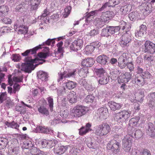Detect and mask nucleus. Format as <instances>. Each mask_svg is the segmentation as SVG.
<instances>
[{
	"label": "nucleus",
	"instance_id": "4",
	"mask_svg": "<svg viewBox=\"0 0 155 155\" xmlns=\"http://www.w3.org/2000/svg\"><path fill=\"white\" fill-rule=\"evenodd\" d=\"M88 111L87 107L82 105H77L71 112V115L74 117H79L84 115Z\"/></svg>",
	"mask_w": 155,
	"mask_h": 155
},
{
	"label": "nucleus",
	"instance_id": "18",
	"mask_svg": "<svg viewBox=\"0 0 155 155\" xmlns=\"http://www.w3.org/2000/svg\"><path fill=\"white\" fill-rule=\"evenodd\" d=\"M97 114L100 119H106L108 114V109L106 107H101L98 109Z\"/></svg>",
	"mask_w": 155,
	"mask_h": 155
},
{
	"label": "nucleus",
	"instance_id": "37",
	"mask_svg": "<svg viewBox=\"0 0 155 155\" xmlns=\"http://www.w3.org/2000/svg\"><path fill=\"white\" fill-rule=\"evenodd\" d=\"M38 110L43 116H47L49 114L48 109L44 106H41L38 107Z\"/></svg>",
	"mask_w": 155,
	"mask_h": 155
},
{
	"label": "nucleus",
	"instance_id": "62",
	"mask_svg": "<svg viewBox=\"0 0 155 155\" xmlns=\"http://www.w3.org/2000/svg\"><path fill=\"white\" fill-rule=\"evenodd\" d=\"M99 34V30L97 29H94L91 30L89 33V35L91 37H94Z\"/></svg>",
	"mask_w": 155,
	"mask_h": 155
},
{
	"label": "nucleus",
	"instance_id": "26",
	"mask_svg": "<svg viewBox=\"0 0 155 155\" xmlns=\"http://www.w3.org/2000/svg\"><path fill=\"white\" fill-rule=\"evenodd\" d=\"M113 14L114 13L113 12L110 11L104 12L102 13L101 18H102V19L106 22L107 21L111 19L113 17Z\"/></svg>",
	"mask_w": 155,
	"mask_h": 155
},
{
	"label": "nucleus",
	"instance_id": "24",
	"mask_svg": "<svg viewBox=\"0 0 155 155\" xmlns=\"http://www.w3.org/2000/svg\"><path fill=\"white\" fill-rule=\"evenodd\" d=\"M147 134L151 137L155 135V128L153 124L151 122L148 124V127L146 131Z\"/></svg>",
	"mask_w": 155,
	"mask_h": 155
},
{
	"label": "nucleus",
	"instance_id": "29",
	"mask_svg": "<svg viewBox=\"0 0 155 155\" xmlns=\"http://www.w3.org/2000/svg\"><path fill=\"white\" fill-rule=\"evenodd\" d=\"M94 61L92 58L84 59L81 63V64L84 67L87 68L90 67L94 64Z\"/></svg>",
	"mask_w": 155,
	"mask_h": 155
},
{
	"label": "nucleus",
	"instance_id": "6",
	"mask_svg": "<svg viewBox=\"0 0 155 155\" xmlns=\"http://www.w3.org/2000/svg\"><path fill=\"white\" fill-rule=\"evenodd\" d=\"M130 116V111L123 110L114 114V118L116 121L118 122H122L127 120Z\"/></svg>",
	"mask_w": 155,
	"mask_h": 155
},
{
	"label": "nucleus",
	"instance_id": "8",
	"mask_svg": "<svg viewBox=\"0 0 155 155\" xmlns=\"http://www.w3.org/2000/svg\"><path fill=\"white\" fill-rule=\"evenodd\" d=\"M77 73V72L76 69L73 70L70 72L67 71L60 72L58 73V78L57 79V81L59 82L66 78L74 77Z\"/></svg>",
	"mask_w": 155,
	"mask_h": 155
},
{
	"label": "nucleus",
	"instance_id": "13",
	"mask_svg": "<svg viewBox=\"0 0 155 155\" xmlns=\"http://www.w3.org/2000/svg\"><path fill=\"white\" fill-rule=\"evenodd\" d=\"M114 27H118V29L117 30V32L120 29L125 32V33L130 32V30L131 28L130 25L129 23L123 21L120 22L119 25L118 26H114Z\"/></svg>",
	"mask_w": 155,
	"mask_h": 155
},
{
	"label": "nucleus",
	"instance_id": "44",
	"mask_svg": "<svg viewBox=\"0 0 155 155\" xmlns=\"http://www.w3.org/2000/svg\"><path fill=\"white\" fill-rule=\"evenodd\" d=\"M5 124L8 127H11L17 129H18V128L19 126V125L17 123L15 122L14 121H13L11 122H8V121H6Z\"/></svg>",
	"mask_w": 155,
	"mask_h": 155
},
{
	"label": "nucleus",
	"instance_id": "61",
	"mask_svg": "<svg viewBox=\"0 0 155 155\" xmlns=\"http://www.w3.org/2000/svg\"><path fill=\"white\" fill-rule=\"evenodd\" d=\"M21 58V56L19 54H13L11 57L12 60L15 62L19 61Z\"/></svg>",
	"mask_w": 155,
	"mask_h": 155
},
{
	"label": "nucleus",
	"instance_id": "31",
	"mask_svg": "<svg viewBox=\"0 0 155 155\" xmlns=\"http://www.w3.org/2000/svg\"><path fill=\"white\" fill-rule=\"evenodd\" d=\"M98 81L100 84L101 85L105 84L108 83L109 78L107 74L98 78Z\"/></svg>",
	"mask_w": 155,
	"mask_h": 155
},
{
	"label": "nucleus",
	"instance_id": "45",
	"mask_svg": "<svg viewBox=\"0 0 155 155\" xmlns=\"http://www.w3.org/2000/svg\"><path fill=\"white\" fill-rule=\"evenodd\" d=\"M77 85V83L71 81H68L66 83V86L69 89H72L75 88Z\"/></svg>",
	"mask_w": 155,
	"mask_h": 155
},
{
	"label": "nucleus",
	"instance_id": "10",
	"mask_svg": "<svg viewBox=\"0 0 155 155\" xmlns=\"http://www.w3.org/2000/svg\"><path fill=\"white\" fill-rule=\"evenodd\" d=\"M83 44L82 39L78 38L71 44L70 46V49L73 51H77L78 50L81 49Z\"/></svg>",
	"mask_w": 155,
	"mask_h": 155
},
{
	"label": "nucleus",
	"instance_id": "50",
	"mask_svg": "<svg viewBox=\"0 0 155 155\" xmlns=\"http://www.w3.org/2000/svg\"><path fill=\"white\" fill-rule=\"evenodd\" d=\"M56 38H54L51 39L50 38L48 39L47 41L43 42L42 44L40 45V46L41 47H42L45 45H50L51 43L53 45L54 44L55 42L54 40Z\"/></svg>",
	"mask_w": 155,
	"mask_h": 155
},
{
	"label": "nucleus",
	"instance_id": "54",
	"mask_svg": "<svg viewBox=\"0 0 155 155\" xmlns=\"http://www.w3.org/2000/svg\"><path fill=\"white\" fill-rule=\"evenodd\" d=\"M50 110H52L53 107V99L52 97H49L47 98Z\"/></svg>",
	"mask_w": 155,
	"mask_h": 155
},
{
	"label": "nucleus",
	"instance_id": "38",
	"mask_svg": "<svg viewBox=\"0 0 155 155\" xmlns=\"http://www.w3.org/2000/svg\"><path fill=\"white\" fill-rule=\"evenodd\" d=\"M94 72L98 78L104 75L105 74H107L105 72V71L103 68H95L94 70Z\"/></svg>",
	"mask_w": 155,
	"mask_h": 155
},
{
	"label": "nucleus",
	"instance_id": "59",
	"mask_svg": "<svg viewBox=\"0 0 155 155\" xmlns=\"http://www.w3.org/2000/svg\"><path fill=\"white\" fill-rule=\"evenodd\" d=\"M143 59L144 61L147 62H151L153 60L152 57L150 55L148 54H144Z\"/></svg>",
	"mask_w": 155,
	"mask_h": 155
},
{
	"label": "nucleus",
	"instance_id": "22",
	"mask_svg": "<svg viewBox=\"0 0 155 155\" xmlns=\"http://www.w3.org/2000/svg\"><path fill=\"white\" fill-rule=\"evenodd\" d=\"M141 13H139L137 12H133L128 15V17L131 21H134L136 19H144V17H142Z\"/></svg>",
	"mask_w": 155,
	"mask_h": 155
},
{
	"label": "nucleus",
	"instance_id": "49",
	"mask_svg": "<svg viewBox=\"0 0 155 155\" xmlns=\"http://www.w3.org/2000/svg\"><path fill=\"white\" fill-rule=\"evenodd\" d=\"M47 143L48 147L49 148L54 146L55 148L57 147L58 143V141L54 139L47 141Z\"/></svg>",
	"mask_w": 155,
	"mask_h": 155
},
{
	"label": "nucleus",
	"instance_id": "64",
	"mask_svg": "<svg viewBox=\"0 0 155 155\" xmlns=\"http://www.w3.org/2000/svg\"><path fill=\"white\" fill-rule=\"evenodd\" d=\"M94 98V96L91 95H87L85 99V101L87 102H92Z\"/></svg>",
	"mask_w": 155,
	"mask_h": 155
},
{
	"label": "nucleus",
	"instance_id": "25",
	"mask_svg": "<svg viewBox=\"0 0 155 155\" xmlns=\"http://www.w3.org/2000/svg\"><path fill=\"white\" fill-rule=\"evenodd\" d=\"M108 104L111 110L113 111L120 110L123 106L122 104L117 103L113 101H110Z\"/></svg>",
	"mask_w": 155,
	"mask_h": 155
},
{
	"label": "nucleus",
	"instance_id": "15",
	"mask_svg": "<svg viewBox=\"0 0 155 155\" xmlns=\"http://www.w3.org/2000/svg\"><path fill=\"white\" fill-rule=\"evenodd\" d=\"M132 73L125 72V73H122L118 77V80H120L122 83H127L132 78Z\"/></svg>",
	"mask_w": 155,
	"mask_h": 155
},
{
	"label": "nucleus",
	"instance_id": "16",
	"mask_svg": "<svg viewBox=\"0 0 155 155\" xmlns=\"http://www.w3.org/2000/svg\"><path fill=\"white\" fill-rule=\"evenodd\" d=\"M68 146L61 145V143H58L57 147L54 148V152L58 154H61L64 153L68 149Z\"/></svg>",
	"mask_w": 155,
	"mask_h": 155
},
{
	"label": "nucleus",
	"instance_id": "19",
	"mask_svg": "<svg viewBox=\"0 0 155 155\" xmlns=\"http://www.w3.org/2000/svg\"><path fill=\"white\" fill-rule=\"evenodd\" d=\"M109 60V57L104 54L99 56L96 59L97 62L102 66L105 65Z\"/></svg>",
	"mask_w": 155,
	"mask_h": 155
},
{
	"label": "nucleus",
	"instance_id": "47",
	"mask_svg": "<svg viewBox=\"0 0 155 155\" xmlns=\"http://www.w3.org/2000/svg\"><path fill=\"white\" fill-rule=\"evenodd\" d=\"M140 119L139 117H136L131 119L129 121L130 124L132 125V126H136Z\"/></svg>",
	"mask_w": 155,
	"mask_h": 155
},
{
	"label": "nucleus",
	"instance_id": "43",
	"mask_svg": "<svg viewBox=\"0 0 155 155\" xmlns=\"http://www.w3.org/2000/svg\"><path fill=\"white\" fill-rule=\"evenodd\" d=\"M131 6L130 5H125L121 7L120 9L122 14L124 15H126L130 10Z\"/></svg>",
	"mask_w": 155,
	"mask_h": 155
},
{
	"label": "nucleus",
	"instance_id": "48",
	"mask_svg": "<svg viewBox=\"0 0 155 155\" xmlns=\"http://www.w3.org/2000/svg\"><path fill=\"white\" fill-rule=\"evenodd\" d=\"M26 0H22V3L17 5L15 8V10L22 12L25 9L24 8L25 3L24 2Z\"/></svg>",
	"mask_w": 155,
	"mask_h": 155
},
{
	"label": "nucleus",
	"instance_id": "33",
	"mask_svg": "<svg viewBox=\"0 0 155 155\" xmlns=\"http://www.w3.org/2000/svg\"><path fill=\"white\" fill-rule=\"evenodd\" d=\"M20 147H11L8 150V155H18L20 153Z\"/></svg>",
	"mask_w": 155,
	"mask_h": 155
},
{
	"label": "nucleus",
	"instance_id": "42",
	"mask_svg": "<svg viewBox=\"0 0 155 155\" xmlns=\"http://www.w3.org/2000/svg\"><path fill=\"white\" fill-rule=\"evenodd\" d=\"M16 29L18 31L19 33L21 34L27 33L28 31V28L24 25L17 26Z\"/></svg>",
	"mask_w": 155,
	"mask_h": 155
},
{
	"label": "nucleus",
	"instance_id": "21",
	"mask_svg": "<svg viewBox=\"0 0 155 155\" xmlns=\"http://www.w3.org/2000/svg\"><path fill=\"white\" fill-rule=\"evenodd\" d=\"M148 96L147 104L150 107H152L155 104V92L151 93Z\"/></svg>",
	"mask_w": 155,
	"mask_h": 155
},
{
	"label": "nucleus",
	"instance_id": "5",
	"mask_svg": "<svg viewBox=\"0 0 155 155\" xmlns=\"http://www.w3.org/2000/svg\"><path fill=\"white\" fill-rule=\"evenodd\" d=\"M132 138L130 135H127L122 140V146L124 150L126 152H129L130 155H134L132 152H130L132 145Z\"/></svg>",
	"mask_w": 155,
	"mask_h": 155
},
{
	"label": "nucleus",
	"instance_id": "53",
	"mask_svg": "<svg viewBox=\"0 0 155 155\" xmlns=\"http://www.w3.org/2000/svg\"><path fill=\"white\" fill-rule=\"evenodd\" d=\"M128 62H124V61L118 59V67L121 69L124 68L127 65Z\"/></svg>",
	"mask_w": 155,
	"mask_h": 155
},
{
	"label": "nucleus",
	"instance_id": "32",
	"mask_svg": "<svg viewBox=\"0 0 155 155\" xmlns=\"http://www.w3.org/2000/svg\"><path fill=\"white\" fill-rule=\"evenodd\" d=\"M9 9L8 7L5 5H2L0 6V17H5L8 14Z\"/></svg>",
	"mask_w": 155,
	"mask_h": 155
},
{
	"label": "nucleus",
	"instance_id": "56",
	"mask_svg": "<svg viewBox=\"0 0 155 155\" xmlns=\"http://www.w3.org/2000/svg\"><path fill=\"white\" fill-rule=\"evenodd\" d=\"M58 102L59 104L62 106H65L66 105L67 103V101H66V98L64 97H62L61 98V101H59V98H58Z\"/></svg>",
	"mask_w": 155,
	"mask_h": 155
},
{
	"label": "nucleus",
	"instance_id": "1",
	"mask_svg": "<svg viewBox=\"0 0 155 155\" xmlns=\"http://www.w3.org/2000/svg\"><path fill=\"white\" fill-rule=\"evenodd\" d=\"M37 58L32 59L30 57H26L25 59V62L22 64L21 66L22 69L26 72L30 73L31 71L35 68V67L39 64H42L45 62V60H42L39 61L38 64H36L35 66H34L33 64L37 62L36 61L38 60Z\"/></svg>",
	"mask_w": 155,
	"mask_h": 155
},
{
	"label": "nucleus",
	"instance_id": "57",
	"mask_svg": "<svg viewBox=\"0 0 155 155\" xmlns=\"http://www.w3.org/2000/svg\"><path fill=\"white\" fill-rule=\"evenodd\" d=\"M80 150L77 148H72L70 151V155H79Z\"/></svg>",
	"mask_w": 155,
	"mask_h": 155
},
{
	"label": "nucleus",
	"instance_id": "17",
	"mask_svg": "<svg viewBox=\"0 0 155 155\" xmlns=\"http://www.w3.org/2000/svg\"><path fill=\"white\" fill-rule=\"evenodd\" d=\"M36 132H40L45 134H53L54 131L51 128L47 127H42L41 126H38L36 128Z\"/></svg>",
	"mask_w": 155,
	"mask_h": 155
},
{
	"label": "nucleus",
	"instance_id": "55",
	"mask_svg": "<svg viewBox=\"0 0 155 155\" xmlns=\"http://www.w3.org/2000/svg\"><path fill=\"white\" fill-rule=\"evenodd\" d=\"M57 93L58 96L62 95L65 93V88L64 87H60L57 90Z\"/></svg>",
	"mask_w": 155,
	"mask_h": 155
},
{
	"label": "nucleus",
	"instance_id": "11",
	"mask_svg": "<svg viewBox=\"0 0 155 155\" xmlns=\"http://www.w3.org/2000/svg\"><path fill=\"white\" fill-rule=\"evenodd\" d=\"M120 144L115 139L110 141V143L107 145V148L114 153H116L119 150Z\"/></svg>",
	"mask_w": 155,
	"mask_h": 155
},
{
	"label": "nucleus",
	"instance_id": "63",
	"mask_svg": "<svg viewBox=\"0 0 155 155\" xmlns=\"http://www.w3.org/2000/svg\"><path fill=\"white\" fill-rule=\"evenodd\" d=\"M7 97V94L6 92L2 93L0 95V104L3 103L6 100Z\"/></svg>",
	"mask_w": 155,
	"mask_h": 155
},
{
	"label": "nucleus",
	"instance_id": "3",
	"mask_svg": "<svg viewBox=\"0 0 155 155\" xmlns=\"http://www.w3.org/2000/svg\"><path fill=\"white\" fill-rule=\"evenodd\" d=\"M110 131L109 125L107 123H103L96 127L95 133L97 135L102 136L106 135Z\"/></svg>",
	"mask_w": 155,
	"mask_h": 155
},
{
	"label": "nucleus",
	"instance_id": "41",
	"mask_svg": "<svg viewBox=\"0 0 155 155\" xmlns=\"http://www.w3.org/2000/svg\"><path fill=\"white\" fill-rule=\"evenodd\" d=\"M153 43L152 42L150 41H146L144 44L145 49L144 51L145 52H149L150 50V48L153 45Z\"/></svg>",
	"mask_w": 155,
	"mask_h": 155
},
{
	"label": "nucleus",
	"instance_id": "30",
	"mask_svg": "<svg viewBox=\"0 0 155 155\" xmlns=\"http://www.w3.org/2000/svg\"><path fill=\"white\" fill-rule=\"evenodd\" d=\"M151 8L149 7L148 5L146 4L144 6L143 8L142 9L141 12V16L142 17H144V19L145 17L148 15L151 12Z\"/></svg>",
	"mask_w": 155,
	"mask_h": 155
},
{
	"label": "nucleus",
	"instance_id": "14",
	"mask_svg": "<svg viewBox=\"0 0 155 155\" xmlns=\"http://www.w3.org/2000/svg\"><path fill=\"white\" fill-rule=\"evenodd\" d=\"M135 129L134 127H132L131 130L129 129L128 131V134L130 135L132 137V138H139L142 136V132L140 130H137L135 131Z\"/></svg>",
	"mask_w": 155,
	"mask_h": 155
},
{
	"label": "nucleus",
	"instance_id": "23",
	"mask_svg": "<svg viewBox=\"0 0 155 155\" xmlns=\"http://www.w3.org/2000/svg\"><path fill=\"white\" fill-rule=\"evenodd\" d=\"M147 30L146 26L142 24L139 27V30H136L135 31V35L136 37H141L143 36L144 33H146Z\"/></svg>",
	"mask_w": 155,
	"mask_h": 155
},
{
	"label": "nucleus",
	"instance_id": "27",
	"mask_svg": "<svg viewBox=\"0 0 155 155\" xmlns=\"http://www.w3.org/2000/svg\"><path fill=\"white\" fill-rule=\"evenodd\" d=\"M67 98L69 102L71 104L76 102L78 99L75 92L73 91L69 93L67 96Z\"/></svg>",
	"mask_w": 155,
	"mask_h": 155
},
{
	"label": "nucleus",
	"instance_id": "28",
	"mask_svg": "<svg viewBox=\"0 0 155 155\" xmlns=\"http://www.w3.org/2000/svg\"><path fill=\"white\" fill-rule=\"evenodd\" d=\"M91 124L90 123L86 124L84 127H82L79 130V134L81 135L85 134L87 133L91 130Z\"/></svg>",
	"mask_w": 155,
	"mask_h": 155
},
{
	"label": "nucleus",
	"instance_id": "34",
	"mask_svg": "<svg viewBox=\"0 0 155 155\" xmlns=\"http://www.w3.org/2000/svg\"><path fill=\"white\" fill-rule=\"evenodd\" d=\"M8 142L7 138L0 137V150L5 148Z\"/></svg>",
	"mask_w": 155,
	"mask_h": 155
},
{
	"label": "nucleus",
	"instance_id": "7",
	"mask_svg": "<svg viewBox=\"0 0 155 155\" xmlns=\"http://www.w3.org/2000/svg\"><path fill=\"white\" fill-rule=\"evenodd\" d=\"M132 35L130 32H126L120 37V44L122 47H127L132 41Z\"/></svg>",
	"mask_w": 155,
	"mask_h": 155
},
{
	"label": "nucleus",
	"instance_id": "60",
	"mask_svg": "<svg viewBox=\"0 0 155 155\" xmlns=\"http://www.w3.org/2000/svg\"><path fill=\"white\" fill-rule=\"evenodd\" d=\"M114 5H110L109 3L108 2H106L105 3L104 5H103L102 7L99 8L98 10V12L99 11H101L103 10H105L106 8H107V7H113Z\"/></svg>",
	"mask_w": 155,
	"mask_h": 155
},
{
	"label": "nucleus",
	"instance_id": "51",
	"mask_svg": "<svg viewBox=\"0 0 155 155\" xmlns=\"http://www.w3.org/2000/svg\"><path fill=\"white\" fill-rule=\"evenodd\" d=\"M116 129H118L117 130L116 129V131H117L116 132V133L115 134H114V138H115L116 139L117 138H119L121 136V135L122 131H123V129L122 128H120V127H118L117 126L115 127Z\"/></svg>",
	"mask_w": 155,
	"mask_h": 155
},
{
	"label": "nucleus",
	"instance_id": "20",
	"mask_svg": "<svg viewBox=\"0 0 155 155\" xmlns=\"http://www.w3.org/2000/svg\"><path fill=\"white\" fill-rule=\"evenodd\" d=\"M37 77L39 83L45 82L48 80L49 76L48 73L42 71H40L37 73Z\"/></svg>",
	"mask_w": 155,
	"mask_h": 155
},
{
	"label": "nucleus",
	"instance_id": "58",
	"mask_svg": "<svg viewBox=\"0 0 155 155\" xmlns=\"http://www.w3.org/2000/svg\"><path fill=\"white\" fill-rule=\"evenodd\" d=\"M30 150V152L31 153L36 154V155H39L40 150L37 148L36 147H34L33 145V147Z\"/></svg>",
	"mask_w": 155,
	"mask_h": 155
},
{
	"label": "nucleus",
	"instance_id": "9",
	"mask_svg": "<svg viewBox=\"0 0 155 155\" xmlns=\"http://www.w3.org/2000/svg\"><path fill=\"white\" fill-rule=\"evenodd\" d=\"M118 29V27H114V26H107L102 30L101 35L102 36L108 37L117 32Z\"/></svg>",
	"mask_w": 155,
	"mask_h": 155
},
{
	"label": "nucleus",
	"instance_id": "40",
	"mask_svg": "<svg viewBox=\"0 0 155 155\" xmlns=\"http://www.w3.org/2000/svg\"><path fill=\"white\" fill-rule=\"evenodd\" d=\"M33 144L32 143V142L31 141L26 140L24 142L21 147V148L23 150L27 149L30 150L32 147H33Z\"/></svg>",
	"mask_w": 155,
	"mask_h": 155
},
{
	"label": "nucleus",
	"instance_id": "39",
	"mask_svg": "<svg viewBox=\"0 0 155 155\" xmlns=\"http://www.w3.org/2000/svg\"><path fill=\"white\" fill-rule=\"evenodd\" d=\"M98 12V11L96 10L92 11L88 13L86 15V20L87 21H91L94 18V16L97 14Z\"/></svg>",
	"mask_w": 155,
	"mask_h": 155
},
{
	"label": "nucleus",
	"instance_id": "35",
	"mask_svg": "<svg viewBox=\"0 0 155 155\" xmlns=\"http://www.w3.org/2000/svg\"><path fill=\"white\" fill-rule=\"evenodd\" d=\"M41 0H31V10H36L40 4Z\"/></svg>",
	"mask_w": 155,
	"mask_h": 155
},
{
	"label": "nucleus",
	"instance_id": "2",
	"mask_svg": "<svg viewBox=\"0 0 155 155\" xmlns=\"http://www.w3.org/2000/svg\"><path fill=\"white\" fill-rule=\"evenodd\" d=\"M43 48V51L45 52H40L38 54V56L41 58H46L50 55L49 51V49L48 47L45 46L41 47L40 45L32 49H29L30 51V54H33L36 53V51L38 49Z\"/></svg>",
	"mask_w": 155,
	"mask_h": 155
},
{
	"label": "nucleus",
	"instance_id": "52",
	"mask_svg": "<svg viewBox=\"0 0 155 155\" xmlns=\"http://www.w3.org/2000/svg\"><path fill=\"white\" fill-rule=\"evenodd\" d=\"M129 57H128V54L127 53H123L122 55L120 56L118 58V59L124 62H129L128 59Z\"/></svg>",
	"mask_w": 155,
	"mask_h": 155
},
{
	"label": "nucleus",
	"instance_id": "36",
	"mask_svg": "<svg viewBox=\"0 0 155 155\" xmlns=\"http://www.w3.org/2000/svg\"><path fill=\"white\" fill-rule=\"evenodd\" d=\"M144 81V78L140 75H137L134 78L135 83L139 86H143L145 84Z\"/></svg>",
	"mask_w": 155,
	"mask_h": 155
},
{
	"label": "nucleus",
	"instance_id": "12",
	"mask_svg": "<svg viewBox=\"0 0 155 155\" xmlns=\"http://www.w3.org/2000/svg\"><path fill=\"white\" fill-rule=\"evenodd\" d=\"M85 143L89 148L96 150L98 149V144L93 137L86 138L85 140Z\"/></svg>",
	"mask_w": 155,
	"mask_h": 155
},
{
	"label": "nucleus",
	"instance_id": "46",
	"mask_svg": "<svg viewBox=\"0 0 155 155\" xmlns=\"http://www.w3.org/2000/svg\"><path fill=\"white\" fill-rule=\"evenodd\" d=\"M100 18H98L95 19V25L98 27L101 28L103 26L106 22L104 21L102 19Z\"/></svg>",
	"mask_w": 155,
	"mask_h": 155
}]
</instances>
